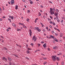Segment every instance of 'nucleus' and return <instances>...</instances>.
Wrapping results in <instances>:
<instances>
[{
    "label": "nucleus",
    "instance_id": "nucleus-1",
    "mask_svg": "<svg viewBox=\"0 0 65 65\" xmlns=\"http://www.w3.org/2000/svg\"><path fill=\"white\" fill-rule=\"evenodd\" d=\"M55 8V7L53 8V9L51 8H50V12L51 13V15H53V14H54V11L56 10V9Z\"/></svg>",
    "mask_w": 65,
    "mask_h": 65
},
{
    "label": "nucleus",
    "instance_id": "nucleus-2",
    "mask_svg": "<svg viewBox=\"0 0 65 65\" xmlns=\"http://www.w3.org/2000/svg\"><path fill=\"white\" fill-rule=\"evenodd\" d=\"M35 36H34V37H32V40H34V41L35 42H36V38L35 39Z\"/></svg>",
    "mask_w": 65,
    "mask_h": 65
},
{
    "label": "nucleus",
    "instance_id": "nucleus-3",
    "mask_svg": "<svg viewBox=\"0 0 65 65\" xmlns=\"http://www.w3.org/2000/svg\"><path fill=\"white\" fill-rule=\"evenodd\" d=\"M11 3V4L12 5H13V4L14 3V0H11L10 2Z\"/></svg>",
    "mask_w": 65,
    "mask_h": 65
},
{
    "label": "nucleus",
    "instance_id": "nucleus-4",
    "mask_svg": "<svg viewBox=\"0 0 65 65\" xmlns=\"http://www.w3.org/2000/svg\"><path fill=\"white\" fill-rule=\"evenodd\" d=\"M56 56H52V59L53 60H55V59H56Z\"/></svg>",
    "mask_w": 65,
    "mask_h": 65
},
{
    "label": "nucleus",
    "instance_id": "nucleus-5",
    "mask_svg": "<svg viewBox=\"0 0 65 65\" xmlns=\"http://www.w3.org/2000/svg\"><path fill=\"white\" fill-rule=\"evenodd\" d=\"M22 25H23V27L24 28H25V29H27V26H25L24 24L22 23Z\"/></svg>",
    "mask_w": 65,
    "mask_h": 65
},
{
    "label": "nucleus",
    "instance_id": "nucleus-6",
    "mask_svg": "<svg viewBox=\"0 0 65 65\" xmlns=\"http://www.w3.org/2000/svg\"><path fill=\"white\" fill-rule=\"evenodd\" d=\"M29 35L31 37V35H32V31L31 29H29Z\"/></svg>",
    "mask_w": 65,
    "mask_h": 65
},
{
    "label": "nucleus",
    "instance_id": "nucleus-7",
    "mask_svg": "<svg viewBox=\"0 0 65 65\" xmlns=\"http://www.w3.org/2000/svg\"><path fill=\"white\" fill-rule=\"evenodd\" d=\"M2 59L3 60H5L6 61H7V59L6 58H5V57H3V58H2Z\"/></svg>",
    "mask_w": 65,
    "mask_h": 65
},
{
    "label": "nucleus",
    "instance_id": "nucleus-8",
    "mask_svg": "<svg viewBox=\"0 0 65 65\" xmlns=\"http://www.w3.org/2000/svg\"><path fill=\"white\" fill-rule=\"evenodd\" d=\"M39 28V27H35L34 28V30H37V31Z\"/></svg>",
    "mask_w": 65,
    "mask_h": 65
},
{
    "label": "nucleus",
    "instance_id": "nucleus-9",
    "mask_svg": "<svg viewBox=\"0 0 65 65\" xmlns=\"http://www.w3.org/2000/svg\"><path fill=\"white\" fill-rule=\"evenodd\" d=\"M58 13L56 12L55 13L54 15L55 17H56L57 16H58Z\"/></svg>",
    "mask_w": 65,
    "mask_h": 65
},
{
    "label": "nucleus",
    "instance_id": "nucleus-10",
    "mask_svg": "<svg viewBox=\"0 0 65 65\" xmlns=\"http://www.w3.org/2000/svg\"><path fill=\"white\" fill-rule=\"evenodd\" d=\"M54 40H55L56 42H59V41L57 40V39H56V38H54Z\"/></svg>",
    "mask_w": 65,
    "mask_h": 65
},
{
    "label": "nucleus",
    "instance_id": "nucleus-11",
    "mask_svg": "<svg viewBox=\"0 0 65 65\" xmlns=\"http://www.w3.org/2000/svg\"><path fill=\"white\" fill-rule=\"evenodd\" d=\"M56 59L57 61H60V58L58 57H57L56 58Z\"/></svg>",
    "mask_w": 65,
    "mask_h": 65
},
{
    "label": "nucleus",
    "instance_id": "nucleus-12",
    "mask_svg": "<svg viewBox=\"0 0 65 65\" xmlns=\"http://www.w3.org/2000/svg\"><path fill=\"white\" fill-rule=\"evenodd\" d=\"M46 43H45L43 45V46L44 47V48H45L46 47Z\"/></svg>",
    "mask_w": 65,
    "mask_h": 65
},
{
    "label": "nucleus",
    "instance_id": "nucleus-13",
    "mask_svg": "<svg viewBox=\"0 0 65 65\" xmlns=\"http://www.w3.org/2000/svg\"><path fill=\"white\" fill-rule=\"evenodd\" d=\"M30 53V51H29L27 50L26 51V53H27V54H28Z\"/></svg>",
    "mask_w": 65,
    "mask_h": 65
},
{
    "label": "nucleus",
    "instance_id": "nucleus-14",
    "mask_svg": "<svg viewBox=\"0 0 65 65\" xmlns=\"http://www.w3.org/2000/svg\"><path fill=\"white\" fill-rule=\"evenodd\" d=\"M18 6L16 5L15 6V9H18Z\"/></svg>",
    "mask_w": 65,
    "mask_h": 65
},
{
    "label": "nucleus",
    "instance_id": "nucleus-15",
    "mask_svg": "<svg viewBox=\"0 0 65 65\" xmlns=\"http://www.w3.org/2000/svg\"><path fill=\"white\" fill-rule=\"evenodd\" d=\"M60 36L61 37L62 36H63V33H60Z\"/></svg>",
    "mask_w": 65,
    "mask_h": 65
},
{
    "label": "nucleus",
    "instance_id": "nucleus-16",
    "mask_svg": "<svg viewBox=\"0 0 65 65\" xmlns=\"http://www.w3.org/2000/svg\"><path fill=\"white\" fill-rule=\"evenodd\" d=\"M12 26H14V27H16V26H15V24L14 23L12 24Z\"/></svg>",
    "mask_w": 65,
    "mask_h": 65
},
{
    "label": "nucleus",
    "instance_id": "nucleus-17",
    "mask_svg": "<svg viewBox=\"0 0 65 65\" xmlns=\"http://www.w3.org/2000/svg\"><path fill=\"white\" fill-rule=\"evenodd\" d=\"M4 49L6 50V51H7V48L6 47H4Z\"/></svg>",
    "mask_w": 65,
    "mask_h": 65
},
{
    "label": "nucleus",
    "instance_id": "nucleus-18",
    "mask_svg": "<svg viewBox=\"0 0 65 65\" xmlns=\"http://www.w3.org/2000/svg\"><path fill=\"white\" fill-rule=\"evenodd\" d=\"M8 59L9 60V61H11V58H10L9 57H8Z\"/></svg>",
    "mask_w": 65,
    "mask_h": 65
},
{
    "label": "nucleus",
    "instance_id": "nucleus-19",
    "mask_svg": "<svg viewBox=\"0 0 65 65\" xmlns=\"http://www.w3.org/2000/svg\"><path fill=\"white\" fill-rule=\"evenodd\" d=\"M17 31H21V29H17Z\"/></svg>",
    "mask_w": 65,
    "mask_h": 65
},
{
    "label": "nucleus",
    "instance_id": "nucleus-20",
    "mask_svg": "<svg viewBox=\"0 0 65 65\" xmlns=\"http://www.w3.org/2000/svg\"><path fill=\"white\" fill-rule=\"evenodd\" d=\"M56 20L58 22H60V20H59V19L58 18L56 19Z\"/></svg>",
    "mask_w": 65,
    "mask_h": 65
},
{
    "label": "nucleus",
    "instance_id": "nucleus-21",
    "mask_svg": "<svg viewBox=\"0 0 65 65\" xmlns=\"http://www.w3.org/2000/svg\"><path fill=\"white\" fill-rule=\"evenodd\" d=\"M37 31H38V32H40V31H41V29H39H39Z\"/></svg>",
    "mask_w": 65,
    "mask_h": 65
},
{
    "label": "nucleus",
    "instance_id": "nucleus-22",
    "mask_svg": "<svg viewBox=\"0 0 65 65\" xmlns=\"http://www.w3.org/2000/svg\"><path fill=\"white\" fill-rule=\"evenodd\" d=\"M50 37H51V38H54V36H52V35H50Z\"/></svg>",
    "mask_w": 65,
    "mask_h": 65
},
{
    "label": "nucleus",
    "instance_id": "nucleus-23",
    "mask_svg": "<svg viewBox=\"0 0 65 65\" xmlns=\"http://www.w3.org/2000/svg\"><path fill=\"white\" fill-rule=\"evenodd\" d=\"M8 20L9 21H10V23L11 22V19H9V18L8 19Z\"/></svg>",
    "mask_w": 65,
    "mask_h": 65
},
{
    "label": "nucleus",
    "instance_id": "nucleus-24",
    "mask_svg": "<svg viewBox=\"0 0 65 65\" xmlns=\"http://www.w3.org/2000/svg\"><path fill=\"white\" fill-rule=\"evenodd\" d=\"M60 22L61 23H62V24H63V20H62L61 22Z\"/></svg>",
    "mask_w": 65,
    "mask_h": 65
},
{
    "label": "nucleus",
    "instance_id": "nucleus-25",
    "mask_svg": "<svg viewBox=\"0 0 65 65\" xmlns=\"http://www.w3.org/2000/svg\"><path fill=\"white\" fill-rule=\"evenodd\" d=\"M30 4H33V2H32V1H31L30 2Z\"/></svg>",
    "mask_w": 65,
    "mask_h": 65
},
{
    "label": "nucleus",
    "instance_id": "nucleus-26",
    "mask_svg": "<svg viewBox=\"0 0 65 65\" xmlns=\"http://www.w3.org/2000/svg\"><path fill=\"white\" fill-rule=\"evenodd\" d=\"M14 56H16V57L17 58H18L19 57H18V55H14Z\"/></svg>",
    "mask_w": 65,
    "mask_h": 65
},
{
    "label": "nucleus",
    "instance_id": "nucleus-27",
    "mask_svg": "<svg viewBox=\"0 0 65 65\" xmlns=\"http://www.w3.org/2000/svg\"><path fill=\"white\" fill-rule=\"evenodd\" d=\"M56 11L57 12H59V10L58 9H56Z\"/></svg>",
    "mask_w": 65,
    "mask_h": 65
},
{
    "label": "nucleus",
    "instance_id": "nucleus-28",
    "mask_svg": "<svg viewBox=\"0 0 65 65\" xmlns=\"http://www.w3.org/2000/svg\"><path fill=\"white\" fill-rule=\"evenodd\" d=\"M55 50H57L58 49V47L56 46H55Z\"/></svg>",
    "mask_w": 65,
    "mask_h": 65
},
{
    "label": "nucleus",
    "instance_id": "nucleus-29",
    "mask_svg": "<svg viewBox=\"0 0 65 65\" xmlns=\"http://www.w3.org/2000/svg\"><path fill=\"white\" fill-rule=\"evenodd\" d=\"M39 14H38V15L39 16H41V13H40L39 12Z\"/></svg>",
    "mask_w": 65,
    "mask_h": 65
},
{
    "label": "nucleus",
    "instance_id": "nucleus-30",
    "mask_svg": "<svg viewBox=\"0 0 65 65\" xmlns=\"http://www.w3.org/2000/svg\"><path fill=\"white\" fill-rule=\"evenodd\" d=\"M25 59H27V60H29V58H28L26 57H25Z\"/></svg>",
    "mask_w": 65,
    "mask_h": 65
},
{
    "label": "nucleus",
    "instance_id": "nucleus-31",
    "mask_svg": "<svg viewBox=\"0 0 65 65\" xmlns=\"http://www.w3.org/2000/svg\"><path fill=\"white\" fill-rule=\"evenodd\" d=\"M43 59H44V60H46V59H47V58H43Z\"/></svg>",
    "mask_w": 65,
    "mask_h": 65
},
{
    "label": "nucleus",
    "instance_id": "nucleus-32",
    "mask_svg": "<svg viewBox=\"0 0 65 65\" xmlns=\"http://www.w3.org/2000/svg\"><path fill=\"white\" fill-rule=\"evenodd\" d=\"M46 63H47V62H45L43 63V64H44V65H45V64H46Z\"/></svg>",
    "mask_w": 65,
    "mask_h": 65
},
{
    "label": "nucleus",
    "instance_id": "nucleus-33",
    "mask_svg": "<svg viewBox=\"0 0 65 65\" xmlns=\"http://www.w3.org/2000/svg\"><path fill=\"white\" fill-rule=\"evenodd\" d=\"M26 20L27 22H29V19L28 18Z\"/></svg>",
    "mask_w": 65,
    "mask_h": 65
},
{
    "label": "nucleus",
    "instance_id": "nucleus-34",
    "mask_svg": "<svg viewBox=\"0 0 65 65\" xmlns=\"http://www.w3.org/2000/svg\"><path fill=\"white\" fill-rule=\"evenodd\" d=\"M53 24L54 26H55L56 25V24H55V23H54V22L53 23Z\"/></svg>",
    "mask_w": 65,
    "mask_h": 65
},
{
    "label": "nucleus",
    "instance_id": "nucleus-35",
    "mask_svg": "<svg viewBox=\"0 0 65 65\" xmlns=\"http://www.w3.org/2000/svg\"><path fill=\"white\" fill-rule=\"evenodd\" d=\"M27 50H31V48H27Z\"/></svg>",
    "mask_w": 65,
    "mask_h": 65
},
{
    "label": "nucleus",
    "instance_id": "nucleus-36",
    "mask_svg": "<svg viewBox=\"0 0 65 65\" xmlns=\"http://www.w3.org/2000/svg\"><path fill=\"white\" fill-rule=\"evenodd\" d=\"M30 10H28L27 11V12L28 13H30Z\"/></svg>",
    "mask_w": 65,
    "mask_h": 65
},
{
    "label": "nucleus",
    "instance_id": "nucleus-37",
    "mask_svg": "<svg viewBox=\"0 0 65 65\" xmlns=\"http://www.w3.org/2000/svg\"><path fill=\"white\" fill-rule=\"evenodd\" d=\"M43 19H45V16H43Z\"/></svg>",
    "mask_w": 65,
    "mask_h": 65
},
{
    "label": "nucleus",
    "instance_id": "nucleus-38",
    "mask_svg": "<svg viewBox=\"0 0 65 65\" xmlns=\"http://www.w3.org/2000/svg\"><path fill=\"white\" fill-rule=\"evenodd\" d=\"M54 29L55 30H57V29H57L56 28V27H54Z\"/></svg>",
    "mask_w": 65,
    "mask_h": 65
},
{
    "label": "nucleus",
    "instance_id": "nucleus-39",
    "mask_svg": "<svg viewBox=\"0 0 65 65\" xmlns=\"http://www.w3.org/2000/svg\"><path fill=\"white\" fill-rule=\"evenodd\" d=\"M1 38H3V39H4V37H3V36H1Z\"/></svg>",
    "mask_w": 65,
    "mask_h": 65
},
{
    "label": "nucleus",
    "instance_id": "nucleus-40",
    "mask_svg": "<svg viewBox=\"0 0 65 65\" xmlns=\"http://www.w3.org/2000/svg\"><path fill=\"white\" fill-rule=\"evenodd\" d=\"M55 36H58V34H56V33H55Z\"/></svg>",
    "mask_w": 65,
    "mask_h": 65
},
{
    "label": "nucleus",
    "instance_id": "nucleus-41",
    "mask_svg": "<svg viewBox=\"0 0 65 65\" xmlns=\"http://www.w3.org/2000/svg\"><path fill=\"white\" fill-rule=\"evenodd\" d=\"M49 2H50V3H51L52 4H53V3L51 1H49Z\"/></svg>",
    "mask_w": 65,
    "mask_h": 65
},
{
    "label": "nucleus",
    "instance_id": "nucleus-42",
    "mask_svg": "<svg viewBox=\"0 0 65 65\" xmlns=\"http://www.w3.org/2000/svg\"><path fill=\"white\" fill-rule=\"evenodd\" d=\"M11 19H12V20H13V16H11Z\"/></svg>",
    "mask_w": 65,
    "mask_h": 65
},
{
    "label": "nucleus",
    "instance_id": "nucleus-43",
    "mask_svg": "<svg viewBox=\"0 0 65 65\" xmlns=\"http://www.w3.org/2000/svg\"><path fill=\"white\" fill-rule=\"evenodd\" d=\"M52 33H53H53H54V31L53 30L52 31Z\"/></svg>",
    "mask_w": 65,
    "mask_h": 65
},
{
    "label": "nucleus",
    "instance_id": "nucleus-44",
    "mask_svg": "<svg viewBox=\"0 0 65 65\" xmlns=\"http://www.w3.org/2000/svg\"><path fill=\"white\" fill-rule=\"evenodd\" d=\"M2 43L4 42V40H3L2 39Z\"/></svg>",
    "mask_w": 65,
    "mask_h": 65
},
{
    "label": "nucleus",
    "instance_id": "nucleus-45",
    "mask_svg": "<svg viewBox=\"0 0 65 65\" xmlns=\"http://www.w3.org/2000/svg\"><path fill=\"white\" fill-rule=\"evenodd\" d=\"M38 46H40V45H41V44H38Z\"/></svg>",
    "mask_w": 65,
    "mask_h": 65
},
{
    "label": "nucleus",
    "instance_id": "nucleus-46",
    "mask_svg": "<svg viewBox=\"0 0 65 65\" xmlns=\"http://www.w3.org/2000/svg\"><path fill=\"white\" fill-rule=\"evenodd\" d=\"M53 22H52V21H50V24H53Z\"/></svg>",
    "mask_w": 65,
    "mask_h": 65
},
{
    "label": "nucleus",
    "instance_id": "nucleus-47",
    "mask_svg": "<svg viewBox=\"0 0 65 65\" xmlns=\"http://www.w3.org/2000/svg\"><path fill=\"white\" fill-rule=\"evenodd\" d=\"M53 49H54V50H56V48L55 46L53 47Z\"/></svg>",
    "mask_w": 65,
    "mask_h": 65
},
{
    "label": "nucleus",
    "instance_id": "nucleus-48",
    "mask_svg": "<svg viewBox=\"0 0 65 65\" xmlns=\"http://www.w3.org/2000/svg\"><path fill=\"white\" fill-rule=\"evenodd\" d=\"M30 45H32V46H33V44L32 43H31Z\"/></svg>",
    "mask_w": 65,
    "mask_h": 65
},
{
    "label": "nucleus",
    "instance_id": "nucleus-49",
    "mask_svg": "<svg viewBox=\"0 0 65 65\" xmlns=\"http://www.w3.org/2000/svg\"><path fill=\"white\" fill-rule=\"evenodd\" d=\"M58 16H56V18L57 19H58Z\"/></svg>",
    "mask_w": 65,
    "mask_h": 65
},
{
    "label": "nucleus",
    "instance_id": "nucleus-50",
    "mask_svg": "<svg viewBox=\"0 0 65 65\" xmlns=\"http://www.w3.org/2000/svg\"><path fill=\"white\" fill-rule=\"evenodd\" d=\"M57 31H58V32H60V31L58 29H57Z\"/></svg>",
    "mask_w": 65,
    "mask_h": 65
},
{
    "label": "nucleus",
    "instance_id": "nucleus-51",
    "mask_svg": "<svg viewBox=\"0 0 65 65\" xmlns=\"http://www.w3.org/2000/svg\"><path fill=\"white\" fill-rule=\"evenodd\" d=\"M41 55H42V56H44L45 55H44V54L42 53H41Z\"/></svg>",
    "mask_w": 65,
    "mask_h": 65
},
{
    "label": "nucleus",
    "instance_id": "nucleus-52",
    "mask_svg": "<svg viewBox=\"0 0 65 65\" xmlns=\"http://www.w3.org/2000/svg\"><path fill=\"white\" fill-rule=\"evenodd\" d=\"M47 50H48V51H50V49L49 48H47Z\"/></svg>",
    "mask_w": 65,
    "mask_h": 65
},
{
    "label": "nucleus",
    "instance_id": "nucleus-53",
    "mask_svg": "<svg viewBox=\"0 0 65 65\" xmlns=\"http://www.w3.org/2000/svg\"><path fill=\"white\" fill-rule=\"evenodd\" d=\"M47 19L48 20V21H51V19H50L49 18H48Z\"/></svg>",
    "mask_w": 65,
    "mask_h": 65
},
{
    "label": "nucleus",
    "instance_id": "nucleus-54",
    "mask_svg": "<svg viewBox=\"0 0 65 65\" xmlns=\"http://www.w3.org/2000/svg\"><path fill=\"white\" fill-rule=\"evenodd\" d=\"M61 63L62 65H63V64H64V62H62Z\"/></svg>",
    "mask_w": 65,
    "mask_h": 65
},
{
    "label": "nucleus",
    "instance_id": "nucleus-55",
    "mask_svg": "<svg viewBox=\"0 0 65 65\" xmlns=\"http://www.w3.org/2000/svg\"><path fill=\"white\" fill-rule=\"evenodd\" d=\"M9 18L10 19V18H11V16H10V15L9 16Z\"/></svg>",
    "mask_w": 65,
    "mask_h": 65
},
{
    "label": "nucleus",
    "instance_id": "nucleus-56",
    "mask_svg": "<svg viewBox=\"0 0 65 65\" xmlns=\"http://www.w3.org/2000/svg\"><path fill=\"white\" fill-rule=\"evenodd\" d=\"M2 21V19L0 18V21Z\"/></svg>",
    "mask_w": 65,
    "mask_h": 65
},
{
    "label": "nucleus",
    "instance_id": "nucleus-57",
    "mask_svg": "<svg viewBox=\"0 0 65 65\" xmlns=\"http://www.w3.org/2000/svg\"><path fill=\"white\" fill-rule=\"evenodd\" d=\"M50 17L51 19H53V17H51V16H50Z\"/></svg>",
    "mask_w": 65,
    "mask_h": 65
},
{
    "label": "nucleus",
    "instance_id": "nucleus-58",
    "mask_svg": "<svg viewBox=\"0 0 65 65\" xmlns=\"http://www.w3.org/2000/svg\"><path fill=\"white\" fill-rule=\"evenodd\" d=\"M22 1H23V2H25V1L24 0H22Z\"/></svg>",
    "mask_w": 65,
    "mask_h": 65
},
{
    "label": "nucleus",
    "instance_id": "nucleus-59",
    "mask_svg": "<svg viewBox=\"0 0 65 65\" xmlns=\"http://www.w3.org/2000/svg\"><path fill=\"white\" fill-rule=\"evenodd\" d=\"M3 19H5V16H3Z\"/></svg>",
    "mask_w": 65,
    "mask_h": 65
},
{
    "label": "nucleus",
    "instance_id": "nucleus-60",
    "mask_svg": "<svg viewBox=\"0 0 65 65\" xmlns=\"http://www.w3.org/2000/svg\"><path fill=\"white\" fill-rule=\"evenodd\" d=\"M3 10H4V7H3Z\"/></svg>",
    "mask_w": 65,
    "mask_h": 65
},
{
    "label": "nucleus",
    "instance_id": "nucleus-61",
    "mask_svg": "<svg viewBox=\"0 0 65 65\" xmlns=\"http://www.w3.org/2000/svg\"><path fill=\"white\" fill-rule=\"evenodd\" d=\"M49 27H50V28H52V26L51 25H50Z\"/></svg>",
    "mask_w": 65,
    "mask_h": 65
},
{
    "label": "nucleus",
    "instance_id": "nucleus-62",
    "mask_svg": "<svg viewBox=\"0 0 65 65\" xmlns=\"http://www.w3.org/2000/svg\"><path fill=\"white\" fill-rule=\"evenodd\" d=\"M19 25H22V24H21V23H19Z\"/></svg>",
    "mask_w": 65,
    "mask_h": 65
},
{
    "label": "nucleus",
    "instance_id": "nucleus-63",
    "mask_svg": "<svg viewBox=\"0 0 65 65\" xmlns=\"http://www.w3.org/2000/svg\"><path fill=\"white\" fill-rule=\"evenodd\" d=\"M30 28L31 29H33V27H30Z\"/></svg>",
    "mask_w": 65,
    "mask_h": 65
},
{
    "label": "nucleus",
    "instance_id": "nucleus-64",
    "mask_svg": "<svg viewBox=\"0 0 65 65\" xmlns=\"http://www.w3.org/2000/svg\"><path fill=\"white\" fill-rule=\"evenodd\" d=\"M41 7L42 8H43V6L42 5H41Z\"/></svg>",
    "mask_w": 65,
    "mask_h": 65
}]
</instances>
